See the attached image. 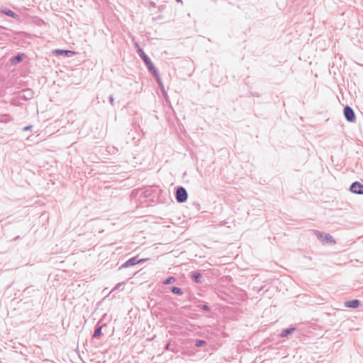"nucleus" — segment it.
<instances>
[{
	"mask_svg": "<svg viewBox=\"0 0 363 363\" xmlns=\"http://www.w3.org/2000/svg\"><path fill=\"white\" fill-rule=\"evenodd\" d=\"M295 328L291 327L289 328L284 329L281 331L280 336L281 337H287L288 335L292 334L295 331Z\"/></svg>",
	"mask_w": 363,
	"mask_h": 363,
	"instance_id": "11",
	"label": "nucleus"
},
{
	"mask_svg": "<svg viewBox=\"0 0 363 363\" xmlns=\"http://www.w3.org/2000/svg\"><path fill=\"white\" fill-rule=\"evenodd\" d=\"M350 189L352 193L363 194V185L358 182L352 183Z\"/></svg>",
	"mask_w": 363,
	"mask_h": 363,
	"instance_id": "5",
	"label": "nucleus"
},
{
	"mask_svg": "<svg viewBox=\"0 0 363 363\" xmlns=\"http://www.w3.org/2000/svg\"><path fill=\"white\" fill-rule=\"evenodd\" d=\"M175 281H176V279H175L174 277H170L167 278V279H165L163 281V284H165V285H167V284H170L174 283Z\"/></svg>",
	"mask_w": 363,
	"mask_h": 363,
	"instance_id": "15",
	"label": "nucleus"
},
{
	"mask_svg": "<svg viewBox=\"0 0 363 363\" xmlns=\"http://www.w3.org/2000/svg\"><path fill=\"white\" fill-rule=\"evenodd\" d=\"M53 53L58 55H64L67 57H69L72 55L74 52L70 50H55L53 51Z\"/></svg>",
	"mask_w": 363,
	"mask_h": 363,
	"instance_id": "8",
	"label": "nucleus"
},
{
	"mask_svg": "<svg viewBox=\"0 0 363 363\" xmlns=\"http://www.w3.org/2000/svg\"><path fill=\"white\" fill-rule=\"evenodd\" d=\"M33 96L32 91L29 89H24V99H30Z\"/></svg>",
	"mask_w": 363,
	"mask_h": 363,
	"instance_id": "13",
	"label": "nucleus"
},
{
	"mask_svg": "<svg viewBox=\"0 0 363 363\" xmlns=\"http://www.w3.org/2000/svg\"><path fill=\"white\" fill-rule=\"evenodd\" d=\"M344 115L345 118L349 122H354L355 120V114L353 111V109L350 107L349 106H347L344 108Z\"/></svg>",
	"mask_w": 363,
	"mask_h": 363,
	"instance_id": "4",
	"label": "nucleus"
},
{
	"mask_svg": "<svg viewBox=\"0 0 363 363\" xmlns=\"http://www.w3.org/2000/svg\"><path fill=\"white\" fill-rule=\"evenodd\" d=\"M136 46L138 48V53L139 54L140 57L144 61L148 70L156 78L158 83H160V79L159 77L156 68L155 67L154 65L152 64V62H151L150 59L145 55V53L143 52V50L140 48H139L138 45H136Z\"/></svg>",
	"mask_w": 363,
	"mask_h": 363,
	"instance_id": "1",
	"label": "nucleus"
},
{
	"mask_svg": "<svg viewBox=\"0 0 363 363\" xmlns=\"http://www.w3.org/2000/svg\"><path fill=\"white\" fill-rule=\"evenodd\" d=\"M205 344V342L203 340H198L196 342V345L197 347H201Z\"/></svg>",
	"mask_w": 363,
	"mask_h": 363,
	"instance_id": "18",
	"label": "nucleus"
},
{
	"mask_svg": "<svg viewBox=\"0 0 363 363\" xmlns=\"http://www.w3.org/2000/svg\"><path fill=\"white\" fill-rule=\"evenodd\" d=\"M30 128H31V126L24 127V130H30Z\"/></svg>",
	"mask_w": 363,
	"mask_h": 363,
	"instance_id": "22",
	"label": "nucleus"
},
{
	"mask_svg": "<svg viewBox=\"0 0 363 363\" xmlns=\"http://www.w3.org/2000/svg\"><path fill=\"white\" fill-rule=\"evenodd\" d=\"M1 12L8 16L12 17L16 19H19L20 16L14 13L13 11L9 9H4L1 10Z\"/></svg>",
	"mask_w": 363,
	"mask_h": 363,
	"instance_id": "7",
	"label": "nucleus"
},
{
	"mask_svg": "<svg viewBox=\"0 0 363 363\" xmlns=\"http://www.w3.org/2000/svg\"><path fill=\"white\" fill-rule=\"evenodd\" d=\"M191 278L196 283H201V275L200 273L193 272L192 274H191Z\"/></svg>",
	"mask_w": 363,
	"mask_h": 363,
	"instance_id": "12",
	"label": "nucleus"
},
{
	"mask_svg": "<svg viewBox=\"0 0 363 363\" xmlns=\"http://www.w3.org/2000/svg\"><path fill=\"white\" fill-rule=\"evenodd\" d=\"M121 285V283L118 284L116 285V286L113 289V291H114V290H116V289H119V286H120Z\"/></svg>",
	"mask_w": 363,
	"mask_h": 363,
	"instance_id": "20",
	"label": "nucleus"
},
{
	"mask_svg": "<svg viewBox=\"0 0 363 363\" xmlns=\"http://www.w3.org/2000/svg\"><path fill=\"white\" fill-rule=\"evenodd\" d=\"M121 285V283L118 284L116 285V286L113 289V291H114V290H116V289H119V286H120Z\"/></svg>",
	"mask_w": 363,
	"mask_h": 363,
	"instance_id": "21",
	"label": "nucleus"
},
{
	"mask_svg": "<svg viewBox=\"0 0 363 363\" xmlns=\"http://www.w3.org/2000/svg\"><path fill=\"white\" fill-rule=\"evenodd\" d=\"M313 233L319 240L323 241V244H335V241L334 240L333 238L328 233H321L318 230H313Z\"/></svg>",
	"mask_w": 363,
	"mask_h": 363,
	"instance_id": "2",
	"label": "nucleus"
},
{
	"mask_svg": "<svg viewBox=\"0 0 363 363\" xmlns=\"http://www.w3.org/2000/svg\"><path fill=\"white\" fill-rule=\"evenodd\" d=\"M101 327H99L96 329L94 333V337H97L99 336H100L101 335Z\"/></svg>",
	"mask_w": 363,
	"mask_h": 363,
	"instance_id": "17",
	"label": "nucleus"
},
{
	"mask_svg": "<svg viewBox=\"0 0 363 363\" xmlns=\"http://www.w3.org/2000/svg\"><path fill=\"white\" fill-rule=\"evenodd\" d=\"M11 64L16 65L21 61H23V53H18L16 56L13 57L10 60Z\"/></svg>",
	"mask_w": 363,
	"mask_h": 363,
	"instance_id": "10",
	"label": "nucleus"
},
{
	"mask_svg": "<svg viewBox=\"0 0 363 363\" xmlns=\"http://www.w3.org/2000/svg\"><path fill=\"white\" fill-rule=\"evenodd\" d=\"M171 291L173 294H178V295H182L183 294L182 289L180 288L176 287V286H172L171 288Z\"/></svg>",
	"mask_w": 363,
	"mask_h": 363,
	"instance_id": "14",
	"label": "nucleus"
},
{
	"mask_svg": "<svg viewBox=\"0 0 363 363\" xmlns=\"http://www.w3.org/2000/svg\"><path fill=\"white\" fill-rule=\"evenodd\" d=\"M147 259H141L138 260L137 257H132L129 259L126 262H125L122 266L121 268L128 267L130 266H133L137 263H143L145 262Z\"/></svg>",
	"mask_w": 363,
	"mask_h": 363,
	"instance_id": "6",
	"label": "nucleus"
},
{
	"mask_svg": "<svg viewBox=\"0 0 363 363\" xmlns=\"http://www.w3.org/2000/svg\"><path fill=\"white\" fill-rule=\"evenodd\" d=\"M203 308L204 310H208V307L206 305H203Z\"/></svg>",
	"mask_w": 363,
	"mask_h": 363,
	"instance_id": "23",
	"label": "nucleus"
},
{
	"mask_svg": "<svg viewBox=\"0 0 363 363\" xmlns=\"http://www.w3.org/2000/svg\"><path fill=\"white\" fill-rule=\"evenodd\" d=\"M9 120V116L7 114L0 116V122L5 123Z\"/></svg>",
	"mask_w": 363,
	"mask_h": 363,
	"instance_id": "16",
	"label": "nucleus"
},
{
	"mask_svg": "<svg viewBox=\"0 0 363 363\" xmlns=\"http://www.w3.org/2000/svg\"><path fill=\"white\" fill-rule=\"evenodd\" d=\"M109 101H110V104L113 106L114 104V99H113V96H110L109 97Z\"/></svg>",
	"mask_w": 363,
	"mask_h": 363,
	"instance_id": "19",
	"label": "nucleus"
},
{
	"mask_svg": "<svg viewBox=\"0 0 363 363\" xmlns=\"http://www.w3.org/2000/svg\"><path fill=\"white\" fill-rule=\"evenodd\" d=\"M359 306V301L357 300V299L345 302V306L348 307V308H356Z\"/></svg>",
	"mask_w": 363,
	"mask_h": 363,
	"instance_id": "9",
	"label": "nucleus"
},
{
	"mask_svg": "<svg viewBox=\"0 0 363 363\" xmlns=\"http://www.w3.org/2000/svg\"><path fill=\"white\" fill-rule=\"evenodd\" d=\"M168 348H169V345H167L166 349H168Z\"/></svg>",
	"mask_w": 363,
	"mask_h": 363,
	"instance_id": "24",
	"label": "nucleus"
},
{
	"mask_svg": "<svg viewBox=\"0 0 363 363\" xmlns=\"http://www.w3.org/2000/svg\"><path fill=\"white\" fill-rule=\"evenodd\" d=\"M177 1H179L180 0H177Z\"/></svg>",
	"mask_w": 363,
	"mask_h": 363,
	"instance_id": "25",
	"label": "nucleus"
},
{
	"mask_svg": "<svg viewBox=\"0 0 363 363\" xmlns=\"http://www.w3.org/2000/svg\"><path fill=\"white\" fill-rule=\"evenodd\" d=\"M188 197V194L186 190L182 187L179 186L177 188L176 191V199L179 203H183L186 201Z\"/></svg>",
	"mask_w": 363,
	"mask_h": 363,
	"instance_id": "3",
	"label": "nucleus"
}]
</instances>
